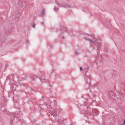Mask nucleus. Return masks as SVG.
I'll use <instances>...</instances> for the list:
<instances>
[{"mask_svg":"<svg viewBox=\"0 0 125 125\" xmlns=\"http://www.w3.org/2000/svg\"><path fill=\"white\" fill-rule=\"evenodd\" d=\"M45 13V11L44 10V9H43V10L42 12V15H44Z\"/></svg>","mask_w":125,"mask_h":125,"instance_id":"10","label":"nucleus"},{"mask_svg":"<svg viewBox=\"0 0 125 125\" xmlns=\"http://www.w3.org/2000/svg\"><path fill=\"white\" fill-rule=\"evenodd\" d=\"M32 81H36V80H39L41 83H44L46 80L44 78V75H42L41 77H38L37 76H34L33 77H31Z\"/></svg>","mask_w":125,"mask_h":125,"instance_id":"2","label":"nucleus"},{"mask_svg":"<svg viewBox=\"0 0 125 125\" xmlns=\"http://www.w3.org/2000/svg\"><path fill=\"white\" fill-rule=\"evenodd\" d=\"M75 54L76 55H79V54H80V52H78V51H76L75 52Z\"/></svg>","mask_w":125,"mask_h":125,"instance_id":"13","label":"nucleus"},{"mask_svg":"<svg viewBox=\"0 0 125 125\" xmlns=\"http://www.w3.org/2000/svg\"><path fill=\"white\" fill-rule=\"evenodd\" d=\"M19 123H20L21 125H23V124H25V121H24V119H20Z\"/></svg>","mask_w":125,"mask_h":125,"instance_id":"7","label":"nucleus"},{"mask_svg":"<svg viewBox=\"0 0 125 125\" xmlns=\"http://www.w3.org/2000/svg\"><path fill=\"white\" fill-rule=\"evenodd\" d=\"M61 34H64V32H63V31H62L61 32Z\"/></svg>","mask_w":125,"mask_h":125,"instance_id":"15","label":"nucleus"},{"mask_svg":"<svg viewBox=\"0 0 125 125\" xmlns=\"http://www.w3.org/2000/svg\"><path fill=\"white\" fill-rule=\"evenodd\" d=\"M50 104H47V108H48V109H49V108H50Z\"/></svg>","mask_w":125,"mask_h":125,"instance_id":"12","label":"nucleus"},{"mask_svg":"<svg viewBox=\"0 0 125 125\" xmlns=\"http://www.w3.org/2000/svg\"><path fill=\"white\" fill-rule=\"evenodd\" d=\"M56 3H57V4H58L59 6H61V7H64L65 8H70L75 7L74 5H71L68 4H66L65 3H59L57 2V1H56Z\"/></svg>","mask_w":125,"mask_h":125,"instance_id":"3","label":"nucleus"},{"mask_svg":"<svg viewBox=\"0 0 125 125\" xmlns=\"http://www.w3.org/2000/svg\"><path fill=\"white\" fill-rule=\"evenodd\" d=\"M49 111H50L48 112L49 117H50V115L51 116H53V117H54V118H55L56 116H57V114H58L57 111L56 110L52 111L51 109H50Z\"/></svg>","mask_w":125,"mask_h":125,"instance_id":"4","label":"nucleus"},{"mask_svg":"<svg viewBox=\"0 0 125 125\" xmlns=\"http://www.w3.org/2000/svg\"><path fill=\"white\" fill-rule=\"evenodd\" d=\"M86 41H88L91 45H93V47L94 49L98 50L101 46L100 42L99 40L97 39L94 36L87 35V37H85Z\"/></svg>","mask_w":125,"mask_h":125,"instance_id":"1","label":"nucleus"},{"mask_svg":"<svg viewBox=\"0 0 125 125\" xmlns=\"http://www.w3.org/2000/svg\"><path fill=\"white\" fill-rule=\"evenodd\" d=\"M54 11H58V8L56 7H55L54 8Z\"/></svg>","mask_w":125,"mask_h":125,"instance_id":"9","label":"nucleus"},{"mask_svg":"<svg viewBox=\"0 0 125 125\" xmlns=\"http://www.w3.org/2000/svg\"><path fill=\"white\" fill-rule=\"evenodd\" d=\"M35 26H36V24H34L32 26L33 28H35Z\"/></svg>","mask_w":125,"mask_h":125,"instance_id":"16","label":"nucleus"},{"mask_svg":"<svg viewBox=\"0 0 125 125\" xmlns=\"http://www.w3.org/2000/svg\"><path fill=\"white\" fill-rule=\"evenodd\" d=\"M55 74H56V71L52 69L49 74L50 78H54V77H55Z\"/></svg>","mask_w":125,"mask_h":125,"instance_id":"5","label":"nucleus"},{"mask_svg":"<svg viewBox=\"0 0 125 125\" xmlns=\"http://www.w3.org/2000/svg\"><path fill=\"white\" fill-rule=\"evenodd\" d=\"M85 76L86 77V79H87L88 82H89V83H90V76L89 75H87V72L85 73Z\"/></svg>","mask_w":125,"mask_h":125,"instance_id":"6","label":"nucleus"},{"mask_svg":"<svg viewBox=\"0 0 125 125\" xmlns=\"http://www.w3.org/2000/svg\"><path fill=\"white\" fill-rule=\"evenodd\" d=\"M123 125H125V124H124Z\"/></svg>","mask_w":125,"mask_h":125,"instance_id":"18","label":"nucleus"},{"mask_svg":"<svg viewBox=\"0 0 125 125\" xmlns=\"http://www.w3.org/2000/svg\"><path fill=\"white\" fill-rule=\"evenodd\" d=\"M124 124H125V120L124 121Z\"/></svg>","mask_w":125,"mask_h":125,"instance_id":"17","label":"nucleus"},{"mask_svg":"<svg viewBox=\"0 0 125 125\" xmlns=\"http://www.w3.org/2000/svg\"><path fill=\"white\" fill-rule=\"evenodd\" d=\"M14 116L15 118H19V116H18V114H17L16 113L14 114Z\"/></svg>","mask_w":125,"mask_h":125,"instance_id":"11","label":"nucleus"},{"mask_svg":"<svg viewBox=\"0 0 125 125\" xmlns=\"http://www.w3.org/2000/svg\"><path fill=\"white\" fill-rule=\"evenodd\" d=\"M80 71H83V67H80Z\"/></svg>","mask_w":125,"mask_h":125,"instance_id":"14","label":"nucleus"},{"mask_svg":"<svg viewBox=\"0 0 125 125\" xmlns=\"http://www.w3.org/2000/svg\"><path fill=\"white\" fill-rule=\"evenodd\" d=\"M59 77H60L59 74L58 73H56L54 78H59Z\"/></svg>","mask_w":125,"mask_h":125,"instance_id":"8","label":"nucleus"}]
</instances>
